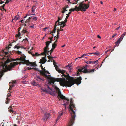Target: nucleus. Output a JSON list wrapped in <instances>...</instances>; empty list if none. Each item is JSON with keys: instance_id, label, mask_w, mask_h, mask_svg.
<instances>
[{"instance_id": "nucleus-1", "label": "nucleus", "mask_w": 126, "mask_h": 126, "mask_svg": "<svg viewBox=\"0 0 126 126\" xmlns=\"http://www.w3.org/2000/svg\"><path fill=\"white\" fill-rule=\"evenodd\" d=\"M40 75L43 76L46 79H48V84L49 85H46L45 87H47V88H41L42 91L41 92L46 93L50 92L52 91V89L49 87L50 85H53L54 84L55 81L59 82L60 84L63 87L66 86L71 87V86L76 83L78 85L81 83V77H79L78 78L74 79V78L70 77L69 76V74L64 75V78L63 79L61 78H55L52 77L49 75L50 73L48 71H39Z\"/></svg>"}, {"instance_id": "nucleus-2", "label": "nucleus", "mask_w": 126, "mask_h": 126, "mask_svg": "<svg viewBox=\"0 0 126 126\" xmlns=\"http://www.w3.org/2000/svg\"><path fill=\"white\" fill-rule=\"evenodd\" d=\"M12 61H14L12 59L11 60L9 58L7 59L4 63H2L1 66L2 69L0 71H8L11 70V69L14 68L16 65L18 64L17 62H15L10 63Z\"/></svg>"}, {"instance_id": "nucleus-3", "label": "nucleus", "mask_w": 126, "mask_h": 126, "mask_svg": "<svg viewBox=\"0 0 126 126\" xmlns=\"http://www.w3.org/2000/svg\"><path fill=\"white\" fill-rule=\"evenodd\" d=\"M70 104L69 105V108L72 111V113L71 114V118L70 122L69 124V126H72L74 123V121L75 120V117L76 116L75 111L73 110H75L76 108L74 104L73 103V100L72 98L70 99Z\"/></svg>"}, {"instance_id": "nucleus-4", "label": "nucleus", "mask_w": 126, "mask_h": 126, "mask_svg": "<svg viewBox=\"0 0 126 126\" xmlns=\"http://www.w3.org/2000/svg\"><path fill=\"white\" fill-rule=\"evenodd\" d=\"M56 91L58 95L59 98H60L62 99H63V102L64 103L63 105L66 106V105H68L69 104V99L66 98L65 96L62 94L61 92L59 89L57 87H56Z\"/></svg>"}, {"instance_id": "nucleus-5", "label": "nucleus", "mask_w": 126, "mask_h": 126, "mask_svg": "<svg viewBox=\"0 0 126 126\" xmlns=\"http://www.w3.org/2000/svg\"><path fill=\"white\" fill-rule=\"evenodd\" d=\"M91 66L89 65H86L82 67L79 66L77 68V71H96L97 70L98 68L96 67L95 68L92 69H89Z\"/></svg>"}, {"instance_id": "nucleus-6", "label": "nucleus", "mask_w": 126, "mask_h": 126, "mask_svg": "<svg viewBox=\"0 0 126 126\" xmlns=\"http://www.w3.org/2000/svg\"><path fill=\"white\" fill-rule=\"evenodd\" d=\"M26 57V56L24 55L22 56L21 58L22 60L24 62L25 64L32 66L36 67L37 66L35 62H29L28 60H25Z\"/></svg>"}, {"instance_id": "nucleus-7", "label": "nucleus", "mask_w": 126, "mask_h": 126, "mask_svg": "<svg viewBox=\"0 0 126 126\" xmlns=\"http://www.w3.org/2000/svg\"><path fill=\"white\" fill-rule=\"evenodd\" d=\"M91 1L90 0L88 2L87 4L84 3V1H83L79 3L80 7L82 8V10L83 11H86V9L89 8V4Z\"/></svg>"}, {"instance_id": "nucleus-8", "label": "nucleus", "mask_w": 126, "mask_h": 126, "mask_svg": "<svg viewBox=\"0 0 126 126\" xmlns=\"http://www.w3.org/2000/svg\"><path fill=\"white\" fill-rule=\"evenodd\" d=\"M48 58V59H50L51 62L53 61V64L54 65V66L55 67L56 70L57 71H65V70H61L60 69H58V66L56 64V63L53 60V58H56V57H52L48 55L47 56Z\"/></svg>"}, {"instance_id": "nucleus-9", "label": "nucleus", "mask_w": 126, "mask_h": 126, "mask_svg": "<svg viewBox=\"0 0 126 126\" xmlns=\"http://www.w3.org/2000/svg\"><path fill=\"white\" fill-rule=\"evenodd\" d=\"M11 47H7L5 49L2 50L1 52L3 53V55H8V53L9 52V49Z\"/></svg>"}, {"instance_id": "nucleus-10", "label": "nucleus", "mask_w": 126, "mask_h": 126, "mask_svg": "<svg viewBox=\"0 0 126 126\" xmlns=\"http://www.w3.org/2000/svg\"><path fill=\"white\" fill-rule=\"evenodd\" d=\"M40 66L41 68L42 69V70H38V69L36 68L32 67L31 68V67H27L26 69H27L28 70H36L37 71H47V70H46L45 69V68H43V66H42V64Z\"/></svg>"}, {"instance_id": "nucleus-11", "label": "nucleus", "mask_w": 126, "mask_h": 126, "mask_svg": "<svg viewBox=\"0 0 126 126\" xmlns=\"http://www.w3.org/2000/svg\"><path fill=\"white\" fill-rule=\"evenodd\" d=\"M82 8H80V4H79V7H78L77 6H75V8H74L73 9L72 8L71 9H70L69 11L71 12H74L75 11H79L80 10L81 11H82Z\"/></svg>"}, {"instance_id": "nucleus-12", "label": "nucleus", "mask_w": 126, "mask_h": 126, "mask_svg": "<svg viewBox=\"0 0 126 126\" xmlns=\"http://www.w3.org/2000/svg\"><path fill=\"white\" fill-rule=\"evenodd\" d=\"M12 82H10L9 83V85L10 86L9 88V89L11 90L12 88L14 87L15 85L14 84L16 83V80H12Z\"/></svg>"}, {"instance_id": "nucleus-13", "label": "nucleus", "mask_w": 126, "mask_h": 126, "mask_svg": "<svg viewBox=\"0 0 126 126\" xmlns=\"http://www.w3.org/2000/svg\"><path fill=\"white\" fill-rule=\"evenodd\" d=\"M52 41V40H50V41H48L46 42L45 43L46 44V46L45 47V52H46L47 51V49H49V48H48L49 45L50 43H51V42Z\"/></svg>"}, {"instance_id": "nucleus-14", "label": "nucleus", "mask_w": 126, "mask_h": 126, "mask_svg": "<svg viewBox=\"0 0 126 126\" xmlns=\"http://www.w3.org/2000/svg\"><path fill=\"white\" fill-rule=\"evenodd\" d=\"M49 114L47 112L45 113L44 116L42 119L44 121H46L49 118Z\"/></svg>"}, {"instance_id": "nucleus-15", "label": "nucleus", "mask_w": 126, "mask_h": 126, "mask_svg": "<svg viewBox=\"0 0 126 126\" xmlns=\"http://www.w3.org/2000/svg\"><path fill=\"white\" fill-rule=\"evenodd\" d=\"M36 79L37 81H40L41 80L44 81V78H42L39 76H37L36 77Z\"/></svg>"}, {"instance_id": "nucleus-16", "label": "nucleus", "mask_w": 126, "mask_h": 126, "mask_svg": "<svg viewBox=\"0 0 126 126\" xmlns=\"http://www.w3.org/2000/svg\"><path fill=\"white\" fill-rule=\"evenodd\" d=\"M66 25V24L64 22V21H62L61 22L60 26V29H61V28H63L64 26Z\"/></svg>"}, {"instance_id": "nucleus-17", "label": "nucleus", "mask_w": 126, "mask_h": 126, "mask_svg": "<svg viewBox=\"0 0 126 126\" xmlns=\"http://www.w3.org/2000/svg\"><path fill=\"white\" fill-rule=\"evenodd\" d=\"M14 48H17V49H18L20 48H23V47L20 46V44H18L14 46Z\"/></svg>"}, {"instance_id": "nucleus-18", "label": "nucleus", "mask_w": 126, "mask_h": 126, "mask_svg": "<svg viewBox=\"0 0 126 126\" xmlns=\"http://www.w3.org/2000/svg\"><path fill=\"white\" fill-rule=\"evenodd\" d=\"M21 27H19L18 28V33L17 34H16V36L17 37H19L20 36V35H21V33H20V30L21 29Z\"/></svg>"}, {"instance_id": "nucleus-19", "label": "nucleus", "mask_w": 126, "mask_h": 126, "mask_svg": "<svg viewBox=\"0 0 126 126\" xmlns=\"http://www.w3.org/2000/svg\"><path fill=\"white\" fill-rule=\"evenodd\" d=\"M72 66L71 64H70L67 65L66 67V68L68 69L69 70H71L72 69V68H71Z\"/></svg>"}, {"instance_id": "nucleus-20", "label": "nucleus", "mask_w": 126, "mask_h": 126, "mask_svg": "<svg viewBox=\"0 0 126 126\" xmlns=\"http://www.w3.org/2000/svg\"><path fill=\"white\" fill-rule=\"evenodd\" d=\"M31 83L34 86H37L38 85L37 83H36L35 80H33L31 82Z\"/></svg>"}, {"instance_id": "nucleus-21", "label": "nucleus", "mask_w": 126, "mask_h": 126, "mask_svg": "<svg viewBox=\"0 0 126 126\" xmlns=\"http://www.w3.org/2000/svg\"><path fill=\"white\" fill-rule=\"evenodd\" d=\"M42 59L40 60L41 63H44L46 61L44 57H42Z\"/></svg>"}, {"instance_id": "nucleus-22", "label": "nucleus", "mask_w": 126, "mask_h": 126, "mask_svg": "<svg viewBox=\"0 0 126 126\" xmlns=\"http://www.w3.org/2000/svg\"><path fill=\"white\" fill-rule=\"evenodd\" d=\"M49 50L48 49H47V52H45V47H44V54H45L46 56V53H47V54L48 55H49V52H50V51L49 50Z\"/></svg>"}, {"instance_id": "nucleus-23", "label": "nucleus", "mask_w": 126, "mask_h": 126, "mask_svg": "<svg viewBox=\"0 0 126 126\" xmlns=\"http://www.w3.org/2000/svg\"><path fill=\"white\" fill-rule=\"evenodd\" d=\"M78 72V73L77 74L78 75H79V73H80L82 71H77ZM83 73H90L91 72H92V71H83ZM93 72L94 71H93Z\"/></svg>"}, {"instance_id": "nucleus-24", "label": "nucleus", "mask_w": 126, "mask_h": 126, "mask_svg": "<svg viewBox=\"0 0 126 126\" xmlns=\"http://www.w3.org/2000/svg\"><path fill=\"white\" fill-rule=\"evenodd\" d=\"M20 18V17L18 16L17 15L15 16L14 20H15V21H16Z\"/></svg>"}, {"instance_id": "nucleus-25", "label": "nucleus", "mask_w": 126, "mask_h": 126, "mask_svg": "<svg viewBox=\"0 0 126 126\" xmlns=\"http://www.w3.org/2000/svg\"><path fill=\"white\" fill-rule=\"evenodd\" d=\"M41 54H43L42 53H41L40 54H39L37 52H36L35 54H34V55L32 56H39V55H40Z\"/></svg>"}, {"instance_id": "nucleus-26", "label": "nucleus", "mask_w": 126, "mask_h": 126, "mask_svg": "<svg viewBox=\"0 0 126 126\" xmlns=\"http://www.w3.org/2000/svg\"><path fill=\"white\" fill-rule=\"evenodd\" d=\"M63 114V113L62 112L61 113H60V114H59L57 118V119L56 120V121H57L58 120H59V119H60L61 117V116Z\"/></svg>"}, {"instance_id": "nucleus-27", "label": "nucleus", "mask_w": 126, "mask_h": 126, "mask_svg": "<svg viewBox=\"0 0 126 126\" xmlns=\"http://www.w3.org/2000/svg\"><path fill=\"white\" fill-rule=\"evenodd\" d=\"M87 55V54H84L82 55L81 57L76 58V59H78L82 58L83 57L86 56Z\"/></svg>"}, {"instance_id": "nucleus-28", "label": "nucleus", "mask_w": 126, "mask_h": 126, "mask_svg": "<svg viewBox=\"0 0 126 126\" xmlns=\"http://www.w3.org/2000/svg\"><path fill=\"white\" fill-rule=\"evenodd\" d=\"M5 71H0V78L4 74V73Z\"/></svg>"}, {"instance_id": "nucleus-29", "label": "nucleus", "mask_w": 126, "mask_h": 126, "mask_svg": "<svg viewBox=\"0 0 126 126\" xmlns=\"http://www.w3.org/2000/svg\"><path fill=\"white\" fill-rule=\"evenodd\" d=\"M56 26H54V28L52 32L51 31V32L52 33H54L56 32Z\"/></svg>"}, {"instance_id": "nucleus-30", "label": "nucleus", "mask_w": 126, "mask_h": 126, "mask_svg": "<svg viewBox=\"0 0 126 126\" xmlns=\"http://www.w3.org/2000/svg\"><path fill=\"white\" fill-rule=\"evenodd\" d=\"M21 83L23 84H25L27 83V81L26 80H24V79H23L21 81Z\"/></svg>"}, {"instance_id": "nucleus-31", "label": "nucleus", "mask_w": 126, "mask_h": 126, "mask_svg": "<svg viewBox=\"0 0 126 126\" xmlns=\"http://www.w3.org/2000/svg\"><path fill=\"white\" fill-rule=\"evenodd\" d=\"M120 43L118 42L117 41L115 42V45L114 46V49L115 48V47H116V45L118 46L119 44Z\"/></svg>"}, {"instance_id": "nucleus-32", "label": "nucleus", "mask_w": 126, "mask_h": 126, "mask_svg": "<svg viewBox=\"0 0 126 126\" xmlns=\"http://www.w3.org/2000/svg\"><path fill=\"white\" fill-rule=\"evenodd\" d=\"M33 49V47H32V49L30 50V51H28V53L30 54H31L32 56L34 55V54L32 52L30 51L32 50V49Z\"/></svg>"}, {"instance_id": "nucleus-33", "label": "nucleus", "mask_w": 126, "mask_h": 126, "mask_svg": "<svg viewBox=\"0 0 126 126\" xmlns=\"http://www.w3.org/2000/svg\"><path fill=\"white\" fill-rule=\"evenodd\" d=\"M85 63H86L87 64H91L92 63V61H85Z\"/></svg>"}, {"instance_id": "nucleus-34", "label": "nucleus", "mask_w": 126, "mask_h": 126, "mask_svg": "<svg viewBox=\"0 0 126 126\" xmlns=\"http://www.w3.org/2000/svg\"><path fill=\"white\" fill-rule=\"evenodd\" d=\"M61 22H56L54 26H56V27L57 25H60Z\"/></svg>"}, {"instance_id": "nucleus-35", "label": "nucleus", "mask_w": 126, "mask_h": 126, "mask_svg": "<svg viewBox=\"0 0 126 126\" xmlns=\"http://www.w3.org/2000/svg\"><path fill=\"white\" fill-rule=\"evenodd\" d=\"M57 45L55 44H52V48L53 49H54L56 47V46Z\"/></svg>"}, {"instance_id": "nucleus-36", "label": "nucleus", "mask_w": 126, "mask_h": 126, "mask_svg": "<svg viewBox=\"0 0 126 126\" xmlns=\"http://www.w3.org/2000/svg\"><path fill=\"white\" fill-rule=\"evenodd\" d=\"M89 54H95V55H98L99 54V53L98 52L96 51L95 53H90Z\"/></svg>"}, {"instance_id": "nucleus-37", "label": "nucleus", "mask_w": 126, "mask_h": 126, "mask_svg": "<svg viewBox=\"0 0 126 126\" xmlns=\"http://www.w3.org/2000/svg\"><path fill=\"white\" fill-rule=\"evenodd\" d=\"M57 36H54V37H55V38L56 37V38H57V39L58 38H59V34H60V33H59V32H57Z\"/></svg>"}, {"instance_id": "nucleus-38", "label": "nucleus", "mask_w": 126, "mask_h": 126, "mask_svg": "<svg viewBox=\"0 0 126 126\" xmlns=\"http://www.w3.org/2000/svg\"><path fill=\"white\" fill-rule=\"evenodd\" d=\"M123 39V38H122L121 37H120L119 39L117 41L119 42L120 43L121 42L122 40Z\"/></svg>"}, {"instance_id": "nucleus-39", "label": "nucleus", "mask_w": 126, "mask_h": 126, "mask_svg": "<svg viewBox=\"0 0 126 126\" xmlns=\"http://www.w3.org/2000/svg\"><path fill=\"white\" fill-rule=\"evenodd\" d=\"M21 33H23V34H22V35H23V34L25 33V29L24 28L23 29L22 31L21 32Z\"/></svg>"}, {"instance_id": "nucleus-40", "label": "nucleus", "mask_w": 126, "mask_h": 126, "mask_svg": "<svg viewBox=\"0 0 126 126\" xmlns=\"http://www.w3.org/2000/svg\"><path fill=\"white\" fill-rule=\"evenodd\" d=\"M68 1V3H70V4H77V2L76 3H72V2H71L70 0H69Z\"/></svg>"}, {"instance_id": "nucleus-41", "label": "nucleus", "mask_w": 126, "mask_h": 126, "mask_svg": "<svg viewBox=\"0 0 126 126\" xmlns=\"http://www.w3.org/2000/svg\"><path fill=\"white\" fill-rule=\"evenodd\" d=\"M97 60H96L94 62L92 61V64H94L96 63H97Z\"/></svg>"}, {"instance_id": "nucleus-42", "label": "nucleus", "mask_w": 126, "mask_h": 126, "mask_svg": "<svg viewBox=\"0 0 126 126\" xmlns=\"http://www.w3.org/2000/svg\"><path fill=\"white\" fill-rule=\"evenodd\" d=\"M37 17H35L33 18V20H34L35 21H36L37 19Z\"/></svg>"}, {"instance_id": "nucleus-43", "label": "nucleus", "mask_w": 126, "mask_h": 126, "mask_svg": "<svg viewBox=\"0 0 126 126\" xmlns=\"http://www.w3.org/2000/svg\"><path fill=\"white\" fill-rule=\"evenodd\" d=\"M17 53L19 54H22V52H21L19 50H18L17 51Z\"/></svg>"}, {"instance_id": "nucleus-44", "label": "nucleus", "mask_w": 126, "mask_h": 126, "mask_svg": "<svg viewBox=\"0 0 126 126\" xmlns=\"http://www.w3.org/2000/svg\"><path fill=\"white\" fill-rule=\"evenodd\" d=\"M117 35V34L116 33L114 34H113L112 36V38H114L115 36Z\"/></svg>"}, {"instance_id": "nucleus-45", "label": "nucleus", "mask_w": 126, "mask_h": 126, "mask_svg": "<svg viewBox=\"0 0 126 126\" xmlns=\"http://www.w3.org/2000/svg\"><path fill=\"white\" fill-rule=\"evenodd\" d=\"M57 32H59L61 31H63V29H62V30H60V29H57Z\"/></svg>"}, {"instance_id": "nucleus-46", "label": "nucleus", "mask_w": 126, "mask_h": 126, "mask_svg": "<svg viewBox=\"0 0 126 126\" xmlns=\"http://www.w3.org/2000/svg\"><path fill=\"white\" fill-rule=\"evenodd\" d=\"M28 41V39L27 38H25V39H24L22 41V42H24V41Z\"/></svg>"}, {"instance_id": "nucleus-47", "label": "nucleus", "mask_w": 126, "mask_h": 126, "mask_svg": "<svg viewBox=\"0 0 126 126\" xmlns=\"http://www.w3.org/2000/svg\"><path fill=\"white\" fill-rule=\"evenodd\" d=\"M54 49H53L52 48L51 49L50 51V55L51 54V52L53 51Z\"/></svg>"}, {"instance_id": "nucleus-48", "label": "nucleus", "mask_w": 126, "mask_h": 126, "mask_svg": "<svg viewBox=\"0 0 126 126\" xmlns=\"http://www.w3.org/2000/svg\"><path fill=\"white\" fill-rule=\"evenodd\" d=\"M29 19H27V20H26V21H25V23H28L29 21Z\"/></svg>"}, {"instance_id": "nucleus-49", "label": "nucleus", "mask_w": 126, "mask_h": 126, "mask_svg": "<svg viewBox=\"0 0 126 126\" xmlns=\"http://www.w3.org/2000/svg\"><path fill=\"white\" fill-rule=\"evenodd\" d=\"M36 8H35L34 9L32 8V11L33 12H34L35 10L36 9Z\"/></svg>"}, {"instance_id": "nucleus-50", "label": "nucleus", "mask_w": 126, "mask_h": 126, "mask_svg": "<svg viewBox=\"0 0 126 126\" xmlns=\"http://www.w3.org/2000/svg\"><path fill=\"white\" fill-rule=\"evenodd\" d=\"M27 16H31V15H32V16H34L35 15V14H27Z\"/></svg>"}, {"instance_id": "nucleus-51", "label": "nucleus", "mask_w": 126, "mask_h": 126, "mask_svg": "<svg viewBox=\"0 0 126 126\" xmlns=\"http://www.w3.org/2000/svg\"><path fill=\"white\" fill-rule=\"evenodd\" d=\"M9 2H10L9 0H7L5 2V3L6 4H8Z\"/></svg>"}, {"instance_id": "nucleus-52", "label": "nucleus", "mask_w": 126, "mask_h": 126, "mask_svg": "<svg viewBox=\"0 0 126 126\" xmlns=\"http://www.w3.org/2000/svg\"><path fill=\"white\" fill-rule=\"evenodd\" d=\"M78 0H74V1L72 3H76L77 2V3L78 2Z\"/></svg>"}, {"instance_id": "nucleus-53", "label": "nucleus", "mask_w": 126, "mask_h": 126, "mask_svg": "<svg viewBox=\"0 0 126 126\" xmlns=\"http://www.w3.org/2000/svg\"><path fill=\"white\" fill-rule=\"evenodd\" d=\"M66 11V10H64L63 9V10L62 12L63 13H64Z\"/></svg>"}, {"instance_id": "nucleus-54", "label": "nucleus", "mask_w": 126, "mask_h": 126, "mask_svg": "<svg viewBox=\"0 0 126 126\" xmlns=\"http://www.w3.org/2000/svg\"><path fill=\"white\" fill-rule=\"evenodd\" d=\"M35 8H36V7L35 5H33L32 6V8L34 9Z\"/></svg>"}, {"instance_id": "nucleus-55", "label": "nucleus", "mask_w": 126, "mask_h": 126, "mask_svg": "<svg viewBox=\"0 0 126 126\" xmlns=\"http://www.w3.org/2000/svg\"><path fill=\"white\" fill-rule=\"evenodd\" d=\"M10 112H12V113L13 112V111L12 109H10V110H9Z\"/></svg>"}, {"instance_id": "nucleus-56", "label": "nucleus", "mask_w": 126, "mask_h": 126, "mask_svg": "<svg viewBox=\"0 0 126 126\" xmlns=\"http://www.w3.org/2000/svg\"><path fill=\"white\" fill-rule=\"evenodd\" d=\"M53 36L52 37H49L48 38V39H50V40H51L52 39V38H53Z\"/></svg>"}, {"instance_id": "nucleus-57", "label": "nucleus", "mask_w": 126, "mask_h": 126, "mask_svg": "<svg viewBox=\"0 0 126 126\" xmlns=\"http://www.w3.org/2000/svg\"><path fill=\"white\" fill-rule=\"evenodd\" d=\"M59 72V73H63L64 72H65L66 71H58Z\"/></svg>"}, {"instance_id": "nucleus-58", "label": "nucleus", "mask_w": 126, "mask_h": 126, "mask_svg": "<svg viewBox=\"0 0 126 126\" xmlns=\"http://www.w3.org/2000/svg\"><path fill=\"white\" fill-rule=\"evenodd\" d=\"M4 1H1L0 2V4H1L2 3H4Z\"/></svg>"}, {"instance_id": "nucleus-59", "label": "nucleus", "mask_w": 126, "mask_h": 126, "mask_svg": "<svg viewBox=\"0 0 126 126\" xmlns=\"http://www.w3.org/2000/svg\"><path fill=\"white\" fill-rule=\"evenodd\" d=\"M33 16H30V17H29V18L28 19H29V20H30L31 18H32V17Z\"/></svg>"}, {"instance_id": "nucleus-60", "label": "nucleus", "mask_w": 126, "mask_h": 126, "mask_svg": "<svg viewBox=\"0 0 126 126\" xmlns=\"http://www.w3.org/2000/svg\"><path fill=\"white\" fill-rule=\"evenodd\" d=\"M69 7V6L68 5H66L65 7H64V8L67 9V8Z\"/></svg>"}, {"instance_id": "nucleus-61", "label": "nucleus", "mask_w": 126, "mask_h": 126, "mask_svg": "<svg viewBox=\"0 0 126 126\" xmlns=\"http://www.w3.org/2000/svg\"><path fill=\"white\" fill-rule=\"evenodd\" d=\"M97 37L99 38H101V36L99 35H97Z\"/></svg>"}, {"instance_id": "nucleus-62", "label": "nucleus", "mask_w": 126, "mask_h": 126, "mask_svg": "<svg viewBox=\"0 0 126 126\" xmlns=\"http://www.w3.org/2000/svg\"><path fill=\"white\" fill-rule=\"evenodd\" d=\"M125 36V35H124V34H123L121 36V37H122V38H123V37H124V36Z\"/></svg>"}, {"instance_id": "nucleus-63", "label": "nucleus", "mask_w": 126, "mask_h": 126, "mask_svg": "<svg viewBox=\"0 0 126 126\" xmlns=\"http://www.w3.org/2000/svg\"><path fill=\"white\" fill-rule=\"evenodd\" d=\"M5 4H5H5H4L2 5V6H1V7H5Z\"/></svg>"}, {"instance_id": "nucleus-64", "label": "nucleus", "mask_w": 126, "mask_h": 126, "mask_svg": "<svg viewBox=\"0 0 126 126\" xmlns=\"http://www.w3.org/2000/svg\"><path fill=\"white\" fill-rule=\"evenodd\" d=\"M24 20H22L20 21V22L21 23H23L24 22Z\"/></svg>"}]
</instances>
